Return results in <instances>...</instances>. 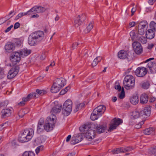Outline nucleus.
I'll return each mask as SVG.
<instances>
[{"label": "nucleus", "mask_w": 156, "mask_h": 156, "mask_svg": "<svg viewBox=\"0 0 156 156\" xmlns=\"http://www.w3.org/2000/svg\"><path fill=\"white\" fill-rule=\"evenodd\" d=\"M91 125L90 124H86L80 127V130L81 132L87 131L83 134V135L86 138L87 140L91 141L95 137V133L94 130L90 129Z\"/></svg>", "instance_id": "f257e3e1"}, {"label": "nucleus", "mask_w": 156, "mask_h": 156, "mask_svg": "<svg viewBox=\"0 0 156 156\" xmlns=\"http://www.w3.org/2000/svg\"><path fill=\"white\" fill-rule=\"evenodd\" d=\"M56 117L54 114L47 117L45 121L44 129L47 131L52 130L56 123Z\"/></svg>", "instance_id": "f03ea898"}, {"label": "nucleus", "mask_w": 156, "mask_h": 156, "mask_svg": "<svg viewBox=\"0 0 156 156\" xmlns=\"http://www.w3.org/2000/svg\"><path fill=\"white\" fill-rule=\"evenodd\" d=\"M34 134V131L32 129L25 130L22 135L19 137V140L22 143L27 142L32 137Z\"/></svg>", "instance_id": "7ed1b4c3"}, {"label": "nucleus", "mask_w": 156, "mask_h": 156, "mask_svg": "<svg viewBox=\"0 0 156 156\" xmlns=\"http://www.w3.org/2000/svg\"><path fill=\"white\" fill-rule=\"evenodd\" d=\"M134 77L131 75H126L125 77L123 84L124 87L127 90L134 88L135 85Z\"/></svg>", "instance_id": "20e7f679"}, {"label": "nucleus", "mask_w": 156, "mask_h": 156, "mask_svg": "<svg viewBox=\"0 0 156 156\" xmlns=\"http://www.w3.org/2000/svg\"><path fill=\"white\" fill-rule=\"evenodd\" d=\"M72 105V102L69 99L66 100L64 103L62 108V113L65 116L68 115L71 112Z\"/></svg>", "instance_id": "39448f33"}, {"label": "nucleus", "mask_w": 156, "mask_h": 156, "mask_svg": "<svg viewBox=\"0 0 156 156\" xmlns=\"http://www.w3.org/2000/svg\"><path fill=\"white\" fill-rule=\"evenodd\" d=\"M86 15L84 13L80 14L76 16L74 19V25L78 27L81 25L86 19Z\"/></svg>", "instance_id": "423d86ee"}, {"label": "nucleus", "mask_w": 156, "mask_h": 156, "mask_svg": "<svg viewBox=\"0 0 156 156\" xmlns=\"http://www.w3.org/2000/svg\"><path fill=\"white\" fill-rule=\"evenodd\" d=\"M10 61L12 65H15L20 60V56L19 52H14L11 55L9 58Z\"/></svg>", "instance_id": "0eeeda50"}, {"label": "nucleus", "mask_w": 156, "mask_h": 156, "mask_svg": "<svg viewBox=\"0 0 156 156\" xmlns=\"http://www.w3.org/2000/svg\"><path fill=\"white\" fill-rule=\"evenodd\" d=\"M122 122V119L119 118H114L111 121V123L108 129V131H111L116 129V127Z\"/></svg>", "instance_id": "6e6552de"}, {"label": "nucleus", "mask_w": 156, "mask_h": 156, "mask_svg": "<svg viewBox=\"0 0 156 156\" xmlns=\"http://www.w3.org/2000/svg\"><path fill=\"white\" fill-rule=\"evenodd\" d=\"M45 8L41 6H35L32 7L28 11L29 14H36L42 13L46 10Z\"/></svg>", "instance_id": "1a4fd4ad"}, {"label": "nucleus", "mask_w": 156, "mask_h": 156, "mask_svg": "<svg viewBox=\"0 0 156 156\" xmlns=\"http://www.w3.org/2000/svg\"><path fill=\"white\" fill-rule=\"evenodd\" d=\"M148 26V23L146 21L140 22L138 25V33L140 35H143L145 33V30Z\"/></svg>", "instance_id": "9d476101"}, {"label": "nucleus", "mask_w": 156, "mask_h": 156, "mask_svg": "<svg viewBox=\"0 0 156 156\" xmlns=\"http://www.w3.org/2000/svg\"><path fill=\"white\" fill-rule=\"evenodd\" d=\"M147 73L146 68L143 67H139L137 68L135 71L136 75L138 77L144 76Z\"/></svg>", "instance_id": "9b49d317"}, {"label": "nucleus", "mask_w": 156, "mask_h": 156, "mask_svg": "<svg viewBox=\"0 0 156 156\" xmlns=\"http://www.w3.org/2000/svg\"><path fill=\"white\" fill-rule=\"evenodd\" d=\"M19 71V68L17 67H15L12 68L8 73V78L9 79L13 78L18 74Z\"/></svg>", "instance_id": "f8f14e48"}, {"label": "nucleus", "mask_w": 156, "mask_h": 156, "mask_svg": "<svg viewBox=\"0 0 156 156\" xmlns=\"http://www.w3.org/2000/svg\"><path fill=\"white\" fill-rule=\"evenodd\" d=\"M132 45L134 51L136 54H140L142 52V47L140 43L135 41L133 43Z\"/></svg>", "instance_id": "ddd939ff"}, {"label": "nucleus", "mask_w": 156, "mask_h": 156, "mask_svg": "<svg viewBox=\"0 0 156 156\" xmlns=\"http://www.w3.org/2000/svg\"><path fill=\"white\" fill-rule=\"evenodd\" d=\"M151 112V108L150 106H148L144 108V109L141 111V115L142 119H145L150 115Z\"/></svg>", "instance_id": "4468645a"}, {"label": "nucleus", "mask_w": 156, "mask_h": 156, "mask_svg": "<svg viewBox=\"0 0 156 156\" xmlns=\"http://www.w3.org/2000/svg\"><path fill=\"white\" fill-rule=\"evenodd\" d=\"M32 34L38 41H41L44 37V34L42 31H37L34 32Z\"/></svg>", "instance_id": "2eb2a0df"}, {"label": "nucleus", "mask_w": 156, "mask_h": 156, "mask_svg": "<svg viewBox=\"0 0 156 156\" xmlns=\"http://www.w3.org/2000/svg\"><path fill=\"white\" fill-rule=\"evenodd\" d=\"M83 136L82 133L73 136L72 138L71 144H75L80 142L82 140Z\"/></svg>", "instance_id": "dca6fc26"}, {"label": "nucleus", "mask_w": 156, "mask_h": 156, "mask_svg": "<svg viewBox=\"0 0 156 156\" xmlns=\"http://www.w3.org/2000/svg\"><path fill=\"white\" fill-rule=\"evenodd\" d=\"M54 83L61 89L64 86L66 83L64 79L61 78L57 79Z\"/></svg>", "instance_id": "f3484780"}, {"label": "nucleus", "mask_w": 156, "mask_h": 156, "mask_svg": "<svg viewBox=\"0 0 156 156\" xmlns=\"http://www.w3.org/2000/svg\"><path fill=\"white\" fill-rule=\"evenodd\" d=\"M15 48V44L11 42H7L5 46L6 51L9 53L12 51L14 50Z\"/></svg>", "instance_id": "a211bd4d"}, {"label": "nucleus", "mask_w": 156, "mask_h": 156, "mask_svg": "<svg viewBox=\"0 0 156 156\" xmlns=\"http://www.w3.org/2000/svg\"><path fill=\"white\" fill-rule=\"evenodd\" d=\"M12 111L9 108L2 109L1 112V117L2 118H5L9 117L11 115Z\"/></svg>", "instance_id": "6ab92c4d"}, {"label": "nucleus", "mask_w": 156, "mask_h": 156, "mask_svg": "<svg viewBox=\"0 0 156 156\" xmlns=\"http://www.w3.org/2000/svg\"><path fill=\"white\" fill-rule=\"evenodd\" d=\"M99 115L101 116L106 110V107L104 105H101L98 106L94 110Z\"/></svg>", "instance_id": "aec40b11"}, {"label": "nucleus", "mask_w": 156, "mask_h": 156, "mask_svg": "<svg viewBox=\"0 0 156 156\" xmlns=\"http://www.w3.org/2000/svg\"><path fill=\"white\" fill-rule=\"evenodd\" d=\"M147 66L149 69L151 73H156V63L152 62H150Z\"/></svg>", "instance_id": "412c9836"}, {"label": "nucleus", "mask_w": 156, "mask_h": 156, "mask_svg": "<svg viewBox=\"0 0 156 156\" xmlns=\"http://www.w3.org/2000/svg\"><path fill=\"white\" fill-rule=\"evenodd\" d=\"M62 108V105L61 104H58L53 107L51 111V113L52 114L59 113L61 111Z\"/></svg>", "instance_id": "4be33fe9"}, {"label": "nucleus", "mask_w": 156, "mask_h": 156, "mask_svg": "<svg viewBox=\"0 0 156 156\" xmlns=\"http://www.w3.org/2000/svg\"><path fill=\"white\" fill-rule=\"evenodd\" d=\"M146 36L147 38L152 39L155 36L154 31L151 29H148L146 32Z\"/></svg>", "instance_id": "5701e85b"}, {"label": "nucleus", "mask_w": 156, "mask_h": 156, "mask_svg": "<svg viewBox=\"0 0 156 156\" xmlns=\"http://www.w3.org/2000/svg\"><path fill=\"white\" fill-rule=\"evenodd\" d=\"M128 55L127 52L124 50H120L118 54L119 58L121 59H124L126 58Z\"/></svg>", "instance_id": "b1692460"}, {"label": "nucleus", "mask_w": 156, "mask_h": 156, "mask_svg": "<svg viewBox=\"0 0 156 156\" xmlns=\"http://www.w3.org/2000/svg\"><path fill=\"white\" fill-rule=\"evenodd\" d=\"M31 52V50L27 49H22L20 52V56L24 57L30 55Z\"/></svg>", "instance_id": "393cba45"}, {"label": "nucleus", "mask_w": 156, "mask_h": 156, "mask_svg": "<svg viewBox=\"0 0 156 156\" xmlns=\"http://www.w3.org/2000/svg\"><path fill=\"white\" fill-rule=\"evenodd\" d=\"M37 40L31 34L28 37V42L29 44L31 46H33L36 44Z\"/></svg>", "instance_id": "a878e982"}, {"label": "nucleus", "mask_w": 156, "mask_h": 156, "mask_svg": "<svg viewBox=\"0 0 156 156\" xmlns=\"http://www.w3.org/2000/svg\"><path fill=\"white\" fill-rule=\"evenodd\" d=\"M148 101V96L147 95L145 94H142L140 97V102L143 104L146 103Z\"/></svg>", "instance_id": "bb28decb"}, {"label": "nucleus", "mask_w": 156, "mask_h": 156, "mask_svg": "<svg viewBox=\"0 0 156 156\" xmlns=\"http://www.w3.org/2000/svg\"><path fill=\"white\" fill-rule=\"evenodd\" d=\"M139 117L142 118V116L141 115V112H139L138 111H135L133 112L131 116L132 119H138Z\"/></svg>", "instance_id": "cd10ccee"}, {"label": "nucleus", "mask_w": 156, "mask_h": 156, "mask_svg": "<svg viewBox=\"0 0 156 156\" xmlns=\"http://www.w3.org/2000/svg\"><path fill=\"white\" fill-rule=\"evenodd\" d=\"M106 129V127L105 126L103 125H99L97 126L96 128V130L97 132L99 133L104 132Z\"/></svg>", "instance_id": "c85d7f7f"}, {"label": "nucleus", "mask_w": 156, "mask_h": 156, "mask_svg": "<svg viewBox=\"0 0 156 156\" xmlns=\"http://www.w3.org/2000/svg\"><path fill=\"white\" fill-rule=\"evenodd\" d=\"M131 103L133 105L137 104L139 102V98L138 96L136 95L133 96L130 99Z\"/></svg>", "instance_id": "c756f323"}, {"label": "nucleus", "mask_w": 156, "mask_h": 156, "mask_svg": "<svg viewBox=\"0 0 156 156\" xmlns=\"http://www.w3.org/2000/svg\"><path fill=\"white\" fill-rule=\"evenodd\" d=\"M93 22H90L88 25L86 29L84 30V32L85 33H89L93 27Z\"/></svg>", "instance_id": "7c9ffc66"}, {"label": "nucleus", "mask_w": 156, "mask_h": 156, "mask_svg": "<svg viewBox=\"0 0 156 156\" xmlns=\"http://www.w3.org/2000/svg\"><path fill=\"white\" fill-rule=\"evenodd\" d=\"M100 115H99L95 111L93 110V113L91 114L90 116V119L92 120H95L97 119L99 117L101 116Z\"/></svg>", "instance_id": "2f4dec72"}, {"label": "nucleus", "mask_w": 156, "mask_h": 156, "mask_svg": "<svg viewBox=\"0 0 156 156\" xmlns=\"http://www.w3.org/2000/svg\"><path fill=\"white\" fill-rule=\"evenodd\" d=\"M84 104L83 103H76L75 108L74 110V112H76L79 110L82 109L84 106Z\"/></svg>", "instance_id": "473e14b6"}, {"label": "nucleus", "mask_w": 156, "mask_h": 156, "mask_svg": "<svg viewBox=\"0 0 156 156\" xmlns=\"http://www.w3.org/2000/svg\"><path fill=\"white\" fill-rule=\"evenodd\" d=\"M150 86V84L149 82L147 81L143 82L140 84L141 87L144 89H148L149 88Z\"/></svg>", "instance_id": "72a5a7b5"}, {"label": "nucleus", "mask_w": 156, "mask_h": 156, "mask_svg": "<svg viewBox=\"0 0 156 156\" xmlns=\"http://www.w3.org/2000/svg\"><path fill=\"white\" fill-rule=\"evenodd\" d=\"M60 89L53 83L51 87V91L52 93H55L58 92Z\"/></svg>", "instance_id": "f704fd0d"}, {"label": "nucleus", "mask_w": 156, "mask_h": 156, "mask_svg": "<svg viewBox=\"0 0 156 156\" xmlns=\"http://www.w3.org/2000/svg\"><path fill=\"white\" fill-rule=\"evenodd\" d=\"M154 129L152 127L147 128L144 131V133L145 135H149L151 134L154 131Z\"/></svg>", "instance_id": "c9c22d12"}, {"label": "nucleus", "mask_w": 156, "mask_h": 156, "mask_svg": "<svg viewBox=\"0 0 156 156\" xmlns=\"http://www.w3.org/2000/svg\"><path fill=\"white\" fill-rule=\"evenodd\" d=\"M101 59V58L100 57H97L95 58L94 59V60L93 61V62L92 64V66L93 67L96 66L98 62H100Z\"/></svg>", "instance_id": "e433bc0d"}, {"label": "nucleus", "mask_w": 156, "mask_h": 156, "mask_svg": "<svg viewBox=\"0 0 156 156\" xmlns=\"http://www.w3.org/2000/svg\"><path fill=\"white\" fill-rule=\"evenodd\" d=\"M44 129V125L43 126L41 122H38L37 126V130L38 132L42 131Z\"/></svg>", "instance_id": "4c0bfd02"}, {"label": "nucleus", "mask_w": 156, "mask_h": 156, "mask_svg": "<svg viewBox=\"0 0 156 156\" xmlns=\"http://www.w3.org/2000/svg\"><path fill=\"white\" fill-rule=\"evenodd\" d=\"M46 140V139L43 136H40L38 137L37 140V142L39 143H43L45 142Z\"/></svg>", "instance_id": "58836bf2"}, {"label": "nucleus", "mask_w": 156, "mask_h": 156, "mask_svg": "<svg viewBox=\"0 0 156 156\" xmlns=\"http://www.w3.org/2000/svg\"><path fill=\"white\" fill-rule=\"evenodd\" d=\"M28 14H29V12L28 11L26 12H22L19 13L15 18L14 20H17L18 19L22 17L23 16L26 15Z\"/></svg>", "instance_id": "ea45409f"}, {"label": "nucleus", "mask_w": 156, "mask_h": 156, "mask_svg": "<svg viewBox=\"0 0 156 156\" xmlns=\"http://www.w3.org/2000/svg\"><path fill=\"white\" fill-rule=\"evenodd\" d=\"M22 156H35V154L32 151H26L23 153Z\"/></svg>", "instance_id": "a19ab883"}, {"label": "nucleus", "mask_w": 156, "mask_h": 156, "mask_svg": "<svg viewBox=\"0 0 156 156\" xmlns=\"http://www.w3.org/2000/svg\"><path fill=\"white\" fill-rule=\"evenodd\" d=\"M118 97L120 99L124 98L125 97V93L123 88H122L121 92L118 94Z\"/></svg>", "instance_id": "79ce46f5"}, {"label": "nucleus", "mask_w": 156, "mask_h": 156, "mask_svg": "<svg viewBox=\"0 0 156 156\" xmlns=\"http://www.w3.org/2000/svg\"><path fill=\"white\" fill-rule=\"evenodd\" d=\"M150 26L151 29L153 30L154 31L156 30V23L154 21H152L150 23Z\"/></svg>", "instance_id": "37998d69"}, {"label": "nucleus", "mask_w": 156, "mask_h": 156, "mask_svg": "<svg viewBox=\"0 0 156 156\" xmlns=\"http://www.w3.org/2000/svg\"><path fill=\"white\" fill-rule=\"evenodd\" d=\"M139 41L143 44H145L147 41V38L143 36H141L139 37Z\"/></svg>", "instance_id": "c03bdc74"}, {"label": "nucleus", "mask_w": 156, "mask_h": 156, "mask_svg": "<svg viewBox=\"0 0 156 156\" xmlns=\"http://www.w3.org/2000/svg\"><path fill=\"white\" fill-rule=\"evenodd\" d=\"M44 149V147L43 145H41L37 147L35 150L36 153L38 154L40 151H43Z\"/></svg>", "instance_id": "a18cd8bd"}, {"label": "nucleus", "mask_w": 156, "mask_h": 156, "mask_svg": "<svg viewBox=\"0 0 156 156\" xmlns=\"http://www.w3.org/2000/svg\"><path fill=\"white\" fill-rule=\"evenodd\" d=\"M37 93L41 95H43L46 93V91L44 90L37 89L36 90Z\"/></svg>", "instance_id": "49530a36"}, {"label": "nucleus", "mask_w": 156, "mask_h": 156, "mask_svg": "<svg viewBox=\"0 0 156 156\" xmlns=\"http://www.w3.org/2000/svg\"><path fill=\"white\" fill-rule=\"evenodd\" d=\"M5 76V74L2 68H0V79L3 78Z\"/></svg>", "instance_id": "de8ad7c7"}, {"label": "nucleus", "mask_w": 156, "mask_h": 156, "mask_svg": "<svg viewBox=\"0 0 156 156\" xmlns=\"http://www.w3.org/2000/svg\"><path fill=\"white\" fill-rule=\"evenodd\" d=\"M130 35L132 40H133L136 37L135 33L134 30L132 31L130 33Z\"/></svg>", "instance_id": "09e8293b"}, {"label": "nucleus", "mask_w": 156, "mask_h": 156, "mask_svg": "<svg viewBox=\"0 0 156 156\" xmlns=\"http://www.w3.org/2000/svg\"><path fill=\"white\" fill-rule=\"evenodd\" d=\"M144 121L143 120L140 122L138 124L135 126V128L136 129H139L141 127V126L144 124Z\"/></svg>", "instance_id": "8fccbe9b"}, {"label": "nucleus", "mask_w": 156, "mask_h": 156, "mask_svg": "<svg viewBox=\"0 0 156 156\" xmlns=\"http://www.w3.org/2000/svg\"><path fill=\"white\" fill-rule=\"evenodd\" d=\"M115 89L118 90V91H120L121 90V87L120 85L117 83H115Z\"/></svg>", "instance_id": "3c124183"}, {"label": "nucleus", "mask_w": 156, "mask_h": 156, "mask_svg": "<svg viewBox=\"0 0 156 156\" xmlns=\"http://www.w3.org/2000/svg\"><path fill=\"white\" fill-rule=\"evenodd\" d=\"M117 151L118 154L122 153L125 152L124 148H118L116 149Z\"/></svg>", "instance_id": "603ef678"}, {"label": "nucleus", "mask_w": 156, "mask_h": 156, "mask_svg": "<svg viewBox=\"0 0 156 156\" xmlns=\"http://www.w3.org/2000/svg\"><path fill=\"white\" fill-rule=\"evenodd\" d=\"M150 152L153 154H156V146L153 147L151 149Z\"/></svg>", "instance_id": "864d4df0"}, {"label": "nucleus", "mask_w": 156, "mask_h": 156, "mask_svg": "<svg viewBox=\"0 0 156 156\" xmlns=\"http://www.w3.org/2000/svg\"><path fill=\"white\" fill-rule=\"evenodd\" d=\"M3 126H4V127H7L8 126V123L5 122L0 125V131L2 130L3 129Z\"/></svg>", "instance_id": "5fc2aeb1"}, {"label": "nucleus", "mask_w": 156, "mask_h": 156, "mask_svg": "<svg viewBox=\"0 0 156 156\" xmlns=\"http://www.w3.org/2000/svg\"><path fill=\"white\" fill-rule=\"evenodd\" d=\"M22 110H21L19 112V116L20 118H22L23 117L25 114Z\"/></svg>", "instance_id": "6e6d98bb"}, {"label": "nucleus", "mask_w": 156, "mask_h": 156, "mask_svg": "<svg viewBox=\"0 0 156 156\" xmlns=\"http://www.w3.org/2000/svg\"><path fill=\"white\" fill-rule=\"evenodd\" d=\"M136 23L135 22H132L129 23V27L130 28L132 27H134L136 25Z\"/></svg>", "instance_id": "4d7b16f0"}, {"label": "nucleus", "mask_w": 156, "mask_h": 156, "mask_svg": "<svg viewBox=\"0 0 156 156\" xmlns=\"http://www.w3.org/2000/svg\"><path fill=\"white\" fill-rule=\"evenodd\" d=\"M125 152L126 151H130L133 149V148L130 147L124 148Z\"/></svg>", "instance_id": "13d9d810"}, {"label": "nucleus", "mask_w": 156, "mask_h": 156, "mask_svg": "<svg viewBox=\"0 0 156 156\" xmlns=\"http://www.w3.org/2000/svg\"><path fill=\"white\" fill-rule=\"evenodd\" d=\"M20 25V23L19 22L16 23L14 25V29H16L19 28Z\"/></svg>", "instance_id": "bf43d9fd"}, {"label": "nucleus", "mask_w": 156, "mask_h": 156, "mask_svg": "<svg viewBox=\"0 0 156 156\" xmlns=\"http://www.w3.org/2000/svg\"><path fill=\"white\" fill-rule=\"evenodd\" d=\"M78 43L77 42H75L73 44L72 48L73 49H74L78 45Z\"/></svg>", "instance_id": "052dcab7"}, {"label": "nucleus", "mask_w": 156, "mask_h": 156, "mask_svg": "<svg viewBox=\"0 0 156 156\" xmlns=\"http://www.w3.org/2000/svg\"><path fill=\"white\" fill-rule=\"evenodd\" d=\"M46 56L44 54H42L40 56V59L41 60H44Z\"/></svg>", "instance_id": "680f3d73"}, {"label": "nucleus", "mask_w": 156, "mask_h": 156, "mask_svg": "<svg viewBox=\"0 0 156 156\" xmlns=\"http://www.w3.org/2000/svg\"><path fill=\"white\" fill-rule=\"evenodd\" d=\"M12 13V11L9 14V15L7 16H6L5 17V19L6 20H8V19H9V18H10L11 17H12V16H10V15Z\"/></svg>", "instance_id": "e2e57ef3"}, {"label": "nucleus", "mask_w": 156, "mask_h": 156, "mask_svg": "<svg viewBox=\"0 0 156 156\" xmlns=\"http://www.w3.org/2000/svg\"><path fill=\"white\" fill-rule=\"evenodd\" d=\"M156 0H148V3L151 5H152L155 2Z\"/></svg>", "instance_id": "0e129e2a"}, {"label": "nucleus", "mask_w": 156, "mask_h": 156, "mask_svg": "<svg viewBox=\"0 0 156 156\" xmlns=\"http://www.w3.org/2000/svg\"><path fill=\"white\" fill-rule=\"evenodd\" d=\"M31 94V96L32 97V98H34L37 97V94L35 93H32L30 94Z\"/></svg>", "instance_id": "69168bd1"}, {"label": "nucleus", "mask_w": 156, "mask_h": 156, "mask_svg": "<svg viewBox=\"0 0 156 156\" xmlns=\"http://www.w3.org/2000/svg\"><path fill=\"white\" fill-rule=\"evenodd\" d=\"M25 104V102L23 100H22V101L19 103L18 104L19 105L23 106Z\"/></svg>", "instance_id": "338daca9"}, {"label": "nucleus", "mask_w": 156, "mask_h": 156, "mask_svg": "<svg viewBox=\"0 0 156 156\" xmlns=\"http://www.w3.org/2000/svg\"><path fill=\"white\" fill-rule=\"evenodd\" d=\"M75 154V153L74 152H73L69 153L66 156H74Z\"/></svg>", "instance_id": "774afa93"}]
</instances>
